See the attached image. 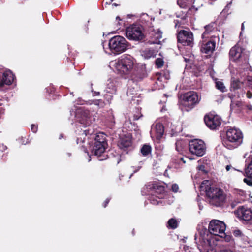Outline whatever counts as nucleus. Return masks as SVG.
Here are the masks:
<instances>
[{
	"mask_svg": "<svg viewBox=\"0 0 252 252\" xmlns=\"http://www.w3.org/2000/svg\"><path fill=\"white\" fill-rule=\"evenodd\" d=\"M172 190L174 192H177L179 190V186L176 184H174L172 185Z\"/></svg>",
	"mask_w": 252,
	"mask_h": 252,
	"instance_id": "obj_35",
	"label": "nucleus"
},
{
	"mask_svg": "<svg viewBox=\"0 0 252 252\" xmlns=\"http://www.w3.org/2000/svg\"><path fill=\"white\" fill-rule=\"evenodd\" d=\"M225 239V241L227 242H230L232 240V237L230 235H226V234L225 236L223 237Z\"/></svg>",
	"mask_w": 252,
	"mask_h": 252,
	"instance_id": "obj_40",
	"label": "nucleus"
},
{
	"mask_svg": "<svg viewBox=\"0 0 252 252\" xmlns=\"http://www.w3.org/2000/svg\"><path fill=\"white\" fill-rule=\"evenodd\" d=\"M142 116V115L141 114L140 111L139 109H137L135 113L133 115V118L134 120H138L140 117Z\"/></svg>",
	"mask_w": 252,
	"mask_h": 252,
	"instance_id": "obj_34",
	"label": "nucleus"
},
{
	"mask_svg": "<svg viewBox=\"0 0 252 252\" xmlns=\"http://www.w3.org/2000/svg\"><path fill=\"white\" fill-rule=\"evenodd\" d=\"M116 19V20H121V19L119 16H117Z\"/></svg>",
	"mask_w": 252,
	"mask_h": 252,
	"instance_id": "obj_51",
	"label": "nucleus"
},
{
	"mask_svg": "<svg viewBox=\"0 0 252 252\" xmlns=\"http://www.w3.org/2000/svg\"><path fill=\"white\" fill-rule=\"evenodd\" d=\"M133 90L131 88H129L127 92V94L128 96L129 95H132V98H133L134 96H133L134 94V93L133 92Z\"/></svg>",
	"mask_w": 252,
	"mask_h": 252,
	"instance_id": "obj_36",
	"label": "nucleus"
},
{
	"mask_svg": "<svg viewBox=\"0 0 252 252\" xmlns=\"http://www.w3.org/2000/svg\"><path fill=\"white\" fill-rule=\"evenodd\" d=\"M126 35L129 39L135 41L142 40L145 38L142 27L137 25H132L127 27L126 29Z\"/></svg>",
	"mask_w": 252,
	"mask_h": 252,
	"instance_id": "obj_8",
	"label": "nucleus"
},
{
	"mask_svg": "<svg viewBox=\"0 0 252 252\" xmlns=\"http://www.w3.org/2000/svg\"><path fill=\"white\" fill-rule=\"evenodd\" d=\"M143 165V163L142 161L139 162L138 165L133 166L131 167L132 169L133 173H136L138 172L142 167Z\"/></svg>",
	"mask_w": 252,
	"mask_h": 252,
	"instance_id": "obj_32",
	"label": "nucleus"
},
{
	"mask_svg": "<svg viewBox=\"0 0 252 252\" xmlns=\"http://www.w3.org/2000/svg\"><path fill=\"white\" fill-rule=\"evenodd\" d=\"M199 170L203 172L204 173H206L207 171L205 170V166L203 165H200L198 167Z\"/></svg>",
	"mask_w": 252,
	"mask_h": 252,
	"instance_id": "obj_39",
	"label": "nucleus"
},
{
	"mask_svg": "<svg viewBox=\"0 0 252 252\" xmlns=\"http://www.w3.org/2000/svg\"><path fill=\"white\" fill-rule=\"evenodd\" d=\"M151 147L148 145H144L141 149V152L142 155L146 156L151 153Z\"/></svg>",
	"mask_w": 252,
	"mask_h": 252,
	"instance_id": "obj_28",
	"label": "nucleus"
},
{
	"mask_svg": "<svg viewBox=\"0 0 252 252\" xmlns=\"http://www.w3.org/2000/svg\"><path fill=\"white\" fill-rule=\"evenodd\" d=\"M243 135L242 132L237 129V146L241 144L243 142Z\"/></svg>",
	"mask_w": 252,
	"mask_h": 252,
	"instance_id": "obj_31",
	"label": "nucleus"
},
{
	"mask_svg": "<svg viewBox=\"0 0 252 252\" xmlns=\"http://www.w3.org/2000/svg\"><path fill=\"white\" fill-rule=\"evenodd\" d=\"M79 104H84V103H83V102H80L79 103Z\"/></svg>",
	"mask_w": 252,
	"mask_h": 252,
	"instance_id": "obj_55",
	"label": "nucleus"
},
{
	"mask_svg": "<svg viewBox=\"0 0 252 252\" xmlns=\"http://www.w3.org/2000/svg\"><path fill=\"white\" fill-rule=\"evenodd\" d=\"M244 23H243V24H242V28H241V29H242V31H243V30H244Z\"/></svg>",
	"mask_w": 252,
	"mask_h": 252,
	"instance_id": "obj_50",
	"label": "nucleus"
},
{
	"mask_svg": "<svg viewBox=\"0 0 252 252\" xmlns=\"http://www.w3.org/2000/svg\"><path fill=\"white\" fill-rule=\"evenodd\" d=\"M14 75L9 70H6L3 73L2 77L0 81V90H3V86L10 85L13 82Z\"/></svg>",
	"mask_w": 252,
	"mask_h": 252,
	"instance_id": "obj_15",
	"label": "nucleus"
},
{
	"mask_svg": "<svg viewBox=\"0 0 252 252\" xmlns=\"http://www.w3.org/2000/svg\"><path fill=\"white\" fill-rule=\"evenodd\" d=\"M225 169L227 171H229L231 169H232L234 171H235L236 170L235 168L232 167L231 165H227L225 167Z\"/></svg>",
	"mask_w": 252,
	"mask_h": 252,
	"instance_id": "obj_41",
	"label": "nucleus"
},
{
	"mask_svg": "<svg viewBox=\"0 0 252 252\" xmlns=\"http://www.w3.org/2000/svg\"><path fill=\"white\" fill-rule=\"evenodd\" d=\"M237 171H239V170H237ZM239 172L241 173V174H242V171H239Z\"/></svg>",
	"mask_w": 252,
	"mask_h": 252,
	"instance_id": "obj_57",
	"label": "nucleus"
},
{
	"mask_svg": "<svg viewBox=\"0 0 252 252\" xmlns=\"http://www.w3.org/2000/svg\"><path fill=\"white\" fill-rule=\"evenodd\" d=\"M241 35H242V32H241V33H240V36H241Z\"/></svg>",
	"mask_w": 252,
	"mask_h": 252,
	"instance_id": "obj_60",
	"label": "nucleus"
},
{
	"mask_svg": "<svg viewBox=\"0 0 252 252\" xmlns=\"http://www.w3.org/2000/svg\"><path fill=\"white\" fill-rule=\"evenodd\" d=\"M107 145L106 135L103 133H99L95 137L92 153L98 157H100L104 152Z\"/></svg>",
	"mask_w": 252,
	"mask_h": 252,
	"instance_id": "obj_7",
	"label": "nucleus"
},
{
	"mask_svg": "<svg viewBox=\"0 0 252 252\" xmlns=\"http://www.w3.org/2000/svg\"><path fill=\"white\" fill-rule=\"evenodd\" d=\"M202 190H204L210 204L219 207L222 205L225 200V194L223 190L214 185H210L208 180H204L200 185Z\"/></svg>",
	"mask_w": 252,
	"mask_h": 252,
	"instance_id": "obj_2",
	"label": "nucleus"
},
{
	"mask_svg": "<svg viewBox=\"0 0 252 252\" xmlns=\"http://www.w3.org/2000/svg\"><path fill=\"white\" fill-rule=\"evenodd\" d=\"M204 122L206 126L212 129H215L219 127L221 124V120L218 116L212 114L206 115Z\"/></svg>",
	"mask_w": 252,
	"mask_h": 252,
	"instance_id": "obj_14",
	"label": "nucleus"
},
{
	"mask_svg": "<svg viewBox=\"0 0 252 252\" xmlns=\"http://www.w3.org/2000/svg\"><path fill=\"white\" fill-rule=\"evenodd\" d=\"M205 31L202 34V39H205L209 37V36L214 31V24H209L205 26Z\"/></svg>",
	"mask_w": 252,
	"mask_h": 252,
	"instance_id": "obj_25",
	"label": "nucleus"
},
{
	"mask_svg": "<svg viewBox=\"0 0 252 252\" xmlns=\"http://www.w3.org/2000/svg\"><path fill=\"white\" fill-rule=\"evenodd\" d=\"M164 127L162 124L157 123L152 128L151 136H154L158 139H160L164 133Z\"/></svg>",
	"mask_w": 252,
	"mask_h": 252,
	"instance_id": "obj_18",
	"label": "nucleus"
},
{
	"mask_svg": "<svg viewBox=\"0 0 252 252\" xmlns=\"http://www.w3.org/2000/svg\"><path fill=\"white\" fill-rule=\"evenodd\" d=\"M86 104L89 105L94 104L97 106L98 109L103 108L105 105L104 101L102 99H94L89 100L86 101Z\"/></svg>",
	"mask_w": 252,
	"mask_h": 252,
	"instance_id": "obj_26",
	"label": "nucleus"
},
{
	"mask_svg": "<svg viewBox=\"0 0 252 252\" xmlns=\"http://www.w3.org/2000/svg\"><path fill=\"white\" fill-rule=\"evenodd\" d=\"M113 0H110V2H109V4H110L111 3H112L113 2Z\"/></svg>",
	"mask_w": 252,
	"mask_h": 252,
	"instance_id": "obj_53",
	"label": "nucleus"
},
{
	"mask_svg": "<svg viewBox=\"0 0 252 252\" xmlns=\"http://www.w3.org/2000/svg\"><path fill=\"white\" fill-rule=\"evenodd\" d=\"M236 46H234L230 50L229 52V61H230V69L231 73L232 74L231 80V93L228 94V96L231 99L230 109L231 111L235 112V107L236 106V80L235 77L232 75L233 70L232 68H233L234 65L236 63Z\"/></svg>",
	"mask_w": 252,
	"mask_h": 252,
	"instance_id": "obj_4",
	"label": "nucleus"
},
{
	"mask_svg": "<svg viewBox=\"0 0 252 252\" xmlns=\"http://www.w3.org/2000/svg\"><path fill=\"white\" fill-rule=\"evenodd\" d=\"M249 109L252 110V106H249Z\"/></svg>",
	"mask_w": 252,
	"mask_h": 252,
	"instance_id": "obj_52",
	"label": "nucleus"
},
{
	"mask_svg": "<svg viewBox=\"0 0 252 252\" xmlns=\"http://www.w3.org/2000/svg\"><path fill=\"white\" fill-rule=\"evenodd\" d=\"M142 55L144 58L148 59L155 57L156 53L153 49H147L143 51Z\"/></svg>",
	"mask_w": 252,
	"mask_h": 252,
	"instance_id": "obj_27",
	"label": "nucleus"
},
{
	"mask_svg": "<svg viewBox=\"0 0 252 252\" xmlns=\"http://www.w3.org/2000/svg\"><path fill=\"white\" fill-rule=\"evenodd\" d=\"M128 44L126 39L119 35L111 38L109 42V47L112 53L116 54H121L128 48Z\"/></svg>",
	"mask_w": 252,
	"mask_h": 252,
	"instance_id": "obj_6",
	"label": "nucleus"
},
{
	"mask_svg": "<svg viewBox=\"0 0 252 252\" xmlns=\"http://www.w3.org/2000/svg\"><path fill=\"white\" fill-rule=\"evenodd\" d=\"M149 31L151 34L155 38L156 40L153 42V43L160 44L159 39L162 38V32L159 29H155L153 27L150 28Z\"/></svg>",
	"mask_w": 252,
	"mask_h": 252,
	"instance_id": "obj_22",
	"label": "nucleus"
},
{
	"mask_svg": "<svg viewBox=\"0 0 252 252\" xmlns=\"http://www.w3.org/2000/svg\"><path fill=\"white\" fill-rule=\"evenodd\" d=\"M237 243L240 247L245 248L248 244V238L243 235L241 232L237 230Z\"/></svg>",
	"mask_w": 252,
	"mask_h": 252,
	"instance_id": "obj_23",
	"label": "nucleus"
},
{
	"mask_svg": "<svg viewBox=\"0 0 252 252\" xmlns=\"http://www.w3.org/2000/svg\"><path fill=\"white\" fill-rule=\"evenodd\" d=\"M237 196L238 195H241L242 196H243V194H244V193L243 192V191H242L241 190H238V189H237Z\"/></svg>",
	"mask_w": 252,
	"mask_h": 252,
	"instance_id": "obj_44",
	"label": "nucleus"
},
{
	"mask_svg": "<svg viewBox=\"0 0 252 252\" xmlns=\"http://www.w3.org/2000/svg\"><path fill=\"white\" fill-rule=\"evenodd\" d=\"M234 213L235 214H236V211H234Z\"/></svg>",
	"mask_w": 252,
	"mask_h": 252,
	"instance_id": "obj_58",
	"label": "nucleus"
},
{
	"mask_svg": "<svg viewBox=\"0 0 252 252\" xmlns=\"http://www.w3.org/2000/svg\"><path fill=\"white\" fill-rule=\"evenodd\" d=\"M109 201H110V199H109V198H107V199L104 201V203H103V207H104V208H105V207L107 206V204H108V203L109 202Z\"/></svg>",
	"mask_w": 252,
	"mask_h": 252,
	"instance_id": "obj_43",
	"label": "nucleus"
},
{
	"mask_svg": "<svg viewBox=\"0 0 252 252\" xmlns=\"http://www.w3.org/2000/svg\"><path fill=\"white\" fill-rule=\"evenodd\" d=\"M151 191H153L155 196L158 194L161 195L164 193V188L163 186L158 185L156 183H149L143 189L142 193L143 195H147L149 194Z\"/></svg>",
	"mask_w": 252,
	"mask_h": 252,
	"instance_id": "obj_11",
	"label": "nucleus"
},
{
	"mask_svg": "<svg viewBox=\"0 0 252 252\" xmlns=\"http://www.w3.org/2000/svg\"><path fill=\"white\" fill-rule=\"evenodd\" d=\"M232 0H230L229 1H227V4L224 8V9L220 13L219 18L221 20H225L227 18V16L231 13V10L230 9V6L232 3Z\"/></svg>",
	"mask_w": 252,
	"mask_h": 252,
	"instance_id": "obj_24",
	"label": "nucleus"
},
{
	"mask_svg": "<svg viewBox=\"0 0 252 252\" xmlns=\"http://www.w3.org/2000/svg\"><path fill=\"white\" fill-rule=\"evenodd\" d=\"M31 130L33 132L35 133L37 130V126L35 125H32Z\"/></svg>",
	"mask_w": 252,
	"mask_h": 252,
	"instance_id": "obj_38",
	"label": "nucleus"
},
{
	"mask_svg": "<svg viewBox=\"0 0 252 252\" xmlns=\"http://www.w3.org/2000/svg\"><path fill=\"white\" fill-rule=\"evenodd\" d=\"M105 4H109V2H106Z\"/></svg>",
	"mask_w": 252,
	"mask_h": 252,
	"instance_id": "obj_56",
	"label": "nucleus"
},
{
	"mask_svg": "<svg viewBox=\"0 0 252 252\" xmlns=\"http://www.w3.org/2000/svg\"><path fill=\"white\" fill-rule=\"evenodd\" d=\"M168 225L171 228L175 229L177 227L178 222L176 220L172 218L168 221Z\"/></svg>",
	"mask_w": 252,
	"mask_h": 252,
	"instance_id": "obj_30",
	"label": "nucleus"
},
{
	"mask_svg": "<svg viewBox=\"0 0 252 252\" xmlns=\"http://www.w3.org/2000/svg\"><path fill=\"white\" fill-rule=\"evenodd\" d=\"M115 91H116V89H115V88H114V90L112 91H108V92L111 93H113V92L115 93Z\"/></svg>",
	"mask_w": 252,
	"mask_h": 252,
	"instance_id": "obj_47",
	"label": "nucleus"
},
{
	"mask_svg": "<svg viewBox=\"0 0 252 252\" xmlns=\"http://www.w3.org/2000/svg\"><path fill=\"white\" fill-rule=\"evenodd\" d=\"M156 64L158 68L162 67L163 65V61L161 58H158L156 60Z\"/></svg>",
	"mask_w": 252,
	"mask_h": 252,
	"instance_id": "obj_33",
	"label": "nucleus"
},
{
	"mask_svg": "<svg viewBox=\"0 0 252 252\" xmlns=\"http://www.w3.org/2000/svg\"><path fill=\"white\" fill-rule=\"evenodd\" d=\"M131 145V140L129 136H122L118 143V146L121 149L130 147Z\"/></svg>",
	"mask_w": 252,
	"mask_h": 252,
	"instance_id": "obj_21",
	"label": "nucleus"
},
{
	"mask_svg": "<svg viewBox=\"0 0 252 252\" xmlns=\"http://www.w3.org/2000/svg\"><path fill=\"white\" fill-rule=\"evenodd\" d=\"M99 160H103V159H102V158H99Z\"/></svg>",
	"mask_w": 252,
	"mask_h": 252,
	"instance_id": "obj_59",
	"label": "nucleus"
},
{
	"mask_svg": "<svg viewBox=\"0 0 252 252\" xmlns=\"http://www.w3.org/2000/svg\"><path fill=\"white\" fill-rule=\"evenodd\" d=\"M247 96L248 98H251L252 97V93L248 92L247 94Z\"/></svg>",
	"mask_w": 252,
	"mask_h": 252,
	"instance_id": "obj_45",
	"label": "nucleus"
},
{
	"mask_svg": "<svg viewBox=\"0 0 252 252\" xmlns=\"http://www.w3.org/2000/svg\"><path fill=\"white\" fill-rule=\"evenodd\" d=\"M250 160V161L248 163L247 167L245 169V173L247 178H244L243 181L248 185L252 186V155Z\"/></svg>",
	"mask_w": 252,
	"mask_h": 252,
	"instance_id": "obj_19",
	"label": "nucleus"
},
{
	"mask_svg": "<svg viewBox=\"0 0 252 252\" xmlns=\"http://www.w3.org/2000/svg\"><path fill=\"white\" fill-rule=\"evenodd\" d=\"M162 197H162V196H158V198L159 199H160V198H162Z\"/></svg>",
	"mask_w": 252,
	"mask_h": 252,
	"instance_id": "obj_54",
	"label": "nucleus"
},
{
	"mask_svg": "<svg viewBox=\"0 0 252 252\" xmlns=\"http://www.w3.org/2000/svg\"><path fill=\"white\" fill-rule=\"evenodd\" d=\"M76 118L82 126L86 128L83 130L82 134H84L85 136L93 134L94 129L90 126L92 121H94V118L92 117L89 111L87 110H79L76 114Z\"/></svg>",
	"mask_w": 252,
	"mask_h": 252,
	"instance_id": "obj_5",
	"label": "nucleus"
},
{
	"mask_svg": "<svg viewBox=\"0 0 252 252\" xmlns=\"http://www.w3.org/2000/svg\"><path fill=\"white\" fill-rule=\"evenodd\" d=\"M189 150L190 153L198 157H201L205 153L206 146L204 142L199 139H193L189 141Z\"/></svg>",
	"mask_w": 252,
	"mask_h": 252,
	"instance_id": "obj_9",
	"label": "nucleus"
},
{
	"mask_svg": "<svg viewBox=\"0 0 252 252\" xmlns=\"http://www.w3.org/2000/svg\"><path fill=\"white\" fill-rule=\"evenodd\" d=\"M245 199V197H243V198H242L240 201H238L237 200V203H238V202H240L241 201H244Z\"/></svg>",
	"mask_w": 252,
	"mask_h": 252,
	"instance_id": "obj_48",
	"label": "nucleus"
},
{
	"mask_svg": "<svg viewBox=\"0 0 252 252\" xmlns=\"http://www.w3.org/2000/svg\"><path fill=\"white\" fill-rule=\"evenodd\" d=\"M216 88L221 91L222 92H225L226 91V88L224 85L223 82L218 81L216 82Z\"/></svg>",
	"mask_w": 252,
	"mask_h": 252,
	"instance_id": "obj_29",
	"label": "nucleus"
},
{
	"mask_svg": "<svg viewBox=\"0 0 252 252\" xmlns=\"http://www.w3.org/2000/svg\"><path fill=\"white\" fill-rule=\"evenodd\" d=\"M226 225L222 221L213 220L210 221L208 231L200 232L198 236H195V240L200 251L213 248L217 245V238L223 237L225 235Z\"/></svg>",
	"mask_w": 252,
	"mask_h": 252,
	"instance_id": "obj_1",
	"label": "nucleus"
},
{
	"mask_svg": "<svg viewBox=\"0 0 252 252\" xmlns=\"http://www.w3.org/2000/svg\"><path fill=\"white\" fill-rule=\"evenodd\" d=\"M100 94V93L99 92H94V93H93V95L94 96H95V95H99Z\"/></svg>",
	"mask_w": 252,
	"mask_h": 252,
	"instance_id": "obj_46",
	"label": "nucleus"
},
{
	"mask_svg": "<svg viewBox=\"0 0 252 252\" xmlns=\"http://www.w3.org/2000/svg\"><path fill=\"white\" fill-rule=\"evenodd\" d=\"M150 201L152 204L154 205H158L160 202L159 200H157V199H155L154 198H152L150 199Z\"/></svg>",
	"mask_w": 252,
	"mask_h": 252,
	"instance_id": "obj_37",
	"label": "nucleus"
},
{
	"mask_svg": "<svg viewBox=\"0 0 252 252\" xmlns=\"http://www.w3.org/2000/svg\"><path fill=\"white\" fill-rule=\"evenodd\" d=\"M183 100L184 101V105L189 108H192L199 101L198 95L194 92H189L185 94L184 95Z\"/></svg>",
	"mask_w": 252,
	"mask_h": 252,
	"instance_id": "obj_13",
	"label": "nucleus"
},
{
	"mask_svg": "<svg viewBox=\"0 0 252 252\" xmlns=\"http://www.w3.org/2000/svg\"><path fill=\"white\" fill-rule=\"evenodd\" d=\"M237 217L241 220L249 221L252 219V212L247 207H239L237 209Z\"/></svg>",
	"mask_w": 252,
	"mask_h": 252,
	"instance_id": "obj_16",
	"label": "nucleus"
},
{
	"mask_svg": "<svg viewBox=\"0 0 252 252\" xmlns=\"http://www.w3.org/2000/svg\"><path fill=\"white\" fill-rule=\"evenodd\" d=\"M216 42L214 41H209L201 46V51L202 53L211 55L215 50Z\"/></svg>",
	"mask_w": 252,
	"mask_h": 252,
	"instance_id": "obj_20",
	"label": "nucleus"
},
{
	"mask_svg": "<svg viewBox=\"0 0 252 252\" xmlns=\"http://www.w3.org/2000/svg\"><path fill=\"white\" fill-rule=\"evenodd\" d=\"M226 138L228 142L232 144L227 143L228 148H235L236 145V129L235 128H230L226 132Z\"/></svg>",
	"mask_w": 252,
	"mask_h": 252,
	"instance_id": "obj_17",
	"label": "nucleus"
},
{
	"mask_svg": "<svg viewBox=\"0 0 252 252\" xmlns=\"http://www.w3.org/2000/svg\"><path fill=\"white\" fill-rule=\"evenodd\" d=\"M7 149V147L6 146L4 145L3 144H1V146H0V151H4Z\"/></svg>",
	"mask_w": 252,
	"mask_h": 252,
	"instance_id": "obj_42",
	"label": "nucleus"
},
{
	"mask_svg": "<svg viewBox=\"0 0 252 252\" xmlns=\"http://www.w3.org/2000/svg\"><path fill=\"white\" fill-rule=\"evenodd\" d=\"M135 61L130 55H124L112 62L116 72L122 76L131 74L134 69Z\"/></svg>",
	"mask_w": 252,
	"mask_h": 252,
	"instance_id": "obj_3",
	"label": "nucleus"
},
{
	"mask_svg": "<svg viewBox=\"0 0 252 252\" xmlns=\"http://www.w3.org/2000/svg\"><path fill=\"white\" fill-rule=\"evenodd\" d=\"M178 41L184 46H192L193 35L190 31L181 30L178 34Z\"/></svg>",
	"mask_w": 252,
	"mask_h": 252,
	"instance_id": "obj_10",
	"label": "nucleus"
},
{
	"mask_svg": "<svg viewBox=\"0 0 252 252\" xmlns=\"http://www.w3.org/2000/svg\"><path fill=\"white\" fill-rule=\"evenodd\" d=\"M178 5L182 8L184 9L182 11V15H177V17L185 19L192 9L194 8L192 4L194 3V0H177Z\"/></svg>",
	"mask_w": 252,
	"mask_h": 252,
	"instance_id": "obj_12",
	"label": "nucleus"
},
{
	"mask_svg": "<svg viewBox=\"0 0 252 252\" xmlns=\"http://www.w3.org/2000/svg\"><path fill=\"white\" fill-rule=\"evenodd\" d=\"M118 5H119L118 4H116L115 3L112 4V6H117Z\"/></svg>",
	"mask_w": 252,
	"mask_h": 252,
	"instance_id": "obj_49",
	"label": "nucleus"
}]
</instances>
